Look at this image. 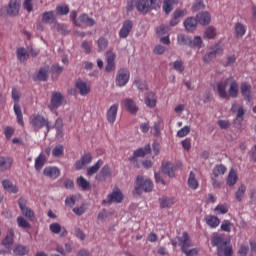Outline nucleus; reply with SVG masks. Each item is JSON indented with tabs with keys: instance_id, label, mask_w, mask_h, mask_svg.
I'll use <instances>...</instances> for the list:
<instances>
[{
	"instance_id": "nucleus-33",
	"label": "nucleus",
	"mask_w": 256,
	"mask_h": 256,
	"mask_svg": "<svg viewBox=\"0 0 256 256\" xmlns=\"http://www.w3.org/2000/svg\"><path fill=\"white\" fill-rule=\"evenodd\" d=\"M161 209H169V207H173L175 205L174 198L162 197L159 199Z\"/></svg>"
},
{
	"instance_id": "nucleus-16",
	"label": "nucleus",
	"mask_w": 256,
	"mask_h": 256,
	"mask_svg": "<svg viewBox=\"0 0 256 256\" xmlns=\"http://www.w3.org/2000/svg\"><path fill=\"white\" fill-rule=\"evenodd\" d=\"M161 171L164 175H168V177L173 179V177H175V171H177V167H175V165H173L171 162H163Z\"/></svg>"
},
{
	"instance_id": "nucleus-55",
	"label": "nucleus",
	"mask_w": 256,
	"mask_h": 256,
	"mask_svg": "<svg viewBox=\"0 0 256 256\" xmlns=\"http://www.w3.org/2000/svg\"><path fill=\"white\" fill-rule=\"evenodd\" d=\"M173 70L177 71L178 73H183L185 71V66L183 65V61L181 60H176L173 62Z\"/></svg>"
},
{
	"instance_id": "nucleus-22",
	"label": "nucleus",
	"mask_w": 256,
	"mask_h": 256,
	"mask_svg": "<svg viewBox=\"0 0 256 256\" xmlns=\"http://www.w3.org/2000/svg\"><path fill=\"white\" fill-rule=\"evenodd\" d=\"M2 187L4 191H7L8 193H13V194L19 193V188L17 187V185L13 184V182H11L8 179H5L2 181Z\"/></svg>"
},
{
	"instance_id": "nucleus-63",
	"label": "nucleus",
	"mask_w": 256,
	"mask_h": 256,
	"mask_svg": "<svg viewBox=\"0 0 256 256\" xmlns=\"http://www.w3.org/2000/svg\"><path fill=\"white\" fill-rule=\"evenodd\" d=\"M54 127L57 131V135H61V133H63V120L61 118H57Z\"/></svg>"
},
{
	"instance_id": "nucleus-62",
	"label": "nucleus",
	"mask_w": 256,
	"mask_h": 256,
	"mask_svg": "<svg viewBox=\"0 0 256 256\" xmlns=\"http://www.w3.org/2000/svg\"><path fill=\"white\" fill-rule=\"evenodd\" d=\"M191 132V127L189 126H184L182 129H180L177 132V136L178 137H187V135H189V133Z\"/></svg>"
},
{
	"instance_id": "nucleus-13",
	"label": "nucleus",
	"mask_w": 256,
	"mask_h": 256,
	"mask_svg": "<svg viewBox=\"0 0 256 256\" xmlns=\"http://www.w3.org/2000/svg\"><path fill=\"white\" fill-rule=\"evenodd\" d=\"M119 111V104H113L112 106L109 107L106 113V119L108 123L113 125L115 121H117V113Z\"/></svg>"
},
{
	"instance_id": "nucleus-37",
	"label": "nucleus",
	"mask_w": 256,
	"mask_h": 256,
	"mask_svg": "<svg viewBox=\"0 0 256 256\" xmlns=\"http://www.w3.org/2000/svg\"><path fill=\"white\" fill-rule=\"evenodd\" d=\"M78 23H80V26L84 24L87 25V27H93V25H95L93 18L88 17L87 14L80 15Z\"/></svg>"
},
{
	"instance_id": "nucleus-31",
	"label": "nucleus",
	"mask_w": 256,
	"mask_h": 256,
	"mask_svg": "<svg viewBox=\"0 0 256 256\" xmlns=\"http://www.w3.org/2000/svg\"><path fill=\"white\" fill-rule=\"evenodd\" d=\"M147 107H155L157 105V95L154 92H148L145 97Z\"/></svg>"
},
{
	"instance_id": "nucleus-23",
	"label": "nucleus",
	"mask_w": 256,
	"mask_h": 256,
	"mask_svg": "<svg viewBox=\"0 0 256 256\" xmlns=\"http://www.w3.org/2000/svg\"><path fill=\"white\" fill-rule=\"evenodd\" d=\"M124 105L127 111H129V113H131L132 115H137V111H139V107H137V104L135 103V101H133V99L126 98L124 100Z\"/></svg>"
},
{
	"instance_id": "nucleus-58",
	"label": "nucleus",
	"mask_w": 256,
	"mask_h": 256,
	"mask_svg": "<svg viewBox=\"0 0 256 256\" xmlns=\"http://www.w3.org/2000/svg\"><path fill=\"white\" fill-rule=\"evenodd\" d=\"M4 135H5V138L9 141V139H11L13 135H15V128L11 126H5Z\"/></svg>"
},
{
	"instance_id": "nucleus-60",
	"label": "nucleus",
	"mask_w": 256,
	"mask_h": 256,
	"mask_svg": "<svg viewBox=\"0 0 256 256\" xmlns=\"http://www.w3.org/2000/svg\"><path fill=\"white\" fill-rule=\"evenodd\" d=\"M182 253H184V255L186 256H197L199 255V249L198 248H186L184 250H182Z\"/></svg>"
},
{
	"instance_id": "nucleus-18",
	"label": "nucleus",
	"mask_w": 256,
	"mask_h": 256,
	"mask_svg": "<svg viewBox=\"0 0 256 256\" xmlns=\"http://www.w3.org/2000/svg\"><path fill=\"white\" fill-rule=\"evenodd\" d=\"M178 245L181 247L182 251L185 249H189V247H193V244L191 243V238H189V234L187 232H183L181 237H178Z\"/></svg>"
},
{
	"instance_id": "nucleus-39",
	"label": "nucleus",
	"mask_w": 256,
	"mask_h": 256,
	"mask_svg": "<svg viewBox=\"0 0 256 256\" xmlns=\"http://www.w3.org/2000/svg\"><path fill=\"white\" fill-rule=\"evenodd\" d=\"M101 165H103V160L99 159L97 163H95L93 166H90L87 168V175L88 177H91L101 169Z\"/></svg>"
},
{
	"instance_id": "nucleus-53",
	"label": "nucleus",
	"mask_w": 256,
	"mask_h": 256,
	"mask_svg": "<svg viewBox=\"0 0 256 256\" xmlns=\"http://www.w3.org/2000/svg\"><path fill=\"white\" fill-rule=\"evenodd\" d=\"M134 85L139 89V91H147V83L145 80L135 78Z\"/></svg>"
},
{
	"instance_id": "nucleus-24",
	"label": "nucleus",
	"mask_w": 256,
	"mask_h": 256,
	"mask_svg": "<svg viewBox=\"0 0 256 256\" xmlns=\"http://www.w3.org/2000/svg\"><path fill=\"white\" fill-rule=\"evenodd\" d=\"M231 111L232 113H235L237 111L236 121H239L241 123L243 121V115H245V110H243V106H239V104L234 103L232 104Z\"/></svg>"
},
{
	"instance_id": "nucleus-61",
	"label": "nucleus",
	"mask_w": 256,
	"mask_h": 256,
	"mask_svg": "<svg viewBox=\"0 0 256 256\" xmlns=\"http://www.w3.org/2000/svg\"><path fill=\"white\" fill-rule=\"evenodd\" d=\"M56 13L58 15H68L69 14V6H66V5L57 6Z\"/></svg>"
},
{
	"instance_id": "nucleus-4",
	"label": "nucleus",
	"mask_w": 256,
	"mask_h": 256,
	"mask_svg": "<svg viewBox=\"0 0 256 256\" xmlns=\"http://www.w3.org/2000/svg\"><path fill=\"white\" fill-rule=\"evenodd\" d=\"M18 205L22 215H24L26 219H29V221H35V212L31 208L27 207V199L20 197L18 199Z\"/></svg>"
},
{
	"instance_id": "nucleus-25",
	"label": "nucleus",
	"mask_w": 256,
	"mask_h": 256,
	"mask_svg": "<svg viewBox=\"0 0 256 256\" xmlns=\"http://www.w3.org/2000/svg\"><path fill=\"white\" fill-rule=\"evenodd\" d=\"M13 165V158L0 156V171H7Z\"/></svg>"
},
{
	"instance_id": "nucleus-26",
	"label": "nucleus",
	"mask_w": 256,
	"mask_h": 256,
	"mask_svg": "<svg viewBox=\"0 0 256 256\" xmlns=\"http://www.w3.org/2000/svg\"><path fill=\"white\" fill-rule=\"evenodd\" d=\"M197 20L200 25H209L211 23V14L209 12H202L197 14Z\"/></svg>"
},
{
	"instance_id": "nucleus-5",
	"label": "nucleus",
	"mask_w": 256,
	"mask_h": 256,
	"mask_svg": "<svg viewBox=\"0 0 256 256\" xmlns=\"http://www.w3.org/2000/svg\"><path fill=\"white\" fill-rule=\"evenodd\" d=\"M129 79H131V72L127 70V68H121L118 70L116 74V85L117 87H125L129 83Z\"/></svg>"
},
{
	"instance_id": "nucleus-17",
	"label": "nucleus",
	"mask_w": 256,
	"mask_h": 256,
	"mask_svg": "<svg viewBox=\"0 0 256 256\" xmlns=\"http://www.w3.org/2000/svg\"><path fill=\"white\" fill-rule=\"evenodd\" d=\"M106 62V73H111L112 71H115V54L113 53V51L106 52Z\"/></svg>"
},
{
	"instance_id": "nucleus-30",
	"label": "nucleus",
	"mask_w": 256,
	"mask_h": 256,
	"mask_svg": "<svg viewBox=\"0 0 256 256\" xmlns=\"http://www.w3.org/2000/svg\"><path fill=\"white\" fill-rule=\"evenodd\" d=\"M42 23H47L51 25L55 23V12L54 11H47L42 14Z\"/></svg>"
},
{
	"instance_id": "nucleus-3",
	"label": "nucleus",
	"mask_w": 256,
	"mask_h": 256,
	"mask_svg": "<svg viewBox=\"0 0 256 256\" xmlns=\"http://www.w3.org/2000/svg\"><path fill=\"white\" fill-rule=\"evenodd\" d=\"M161 0H137L136 8L140 13H149L155 7V5H159Z\"/></svg>"
},
{
	"instance_id": "nucleus-59",
	"label": "nucleus",
	"mask_w": 256,
	"mask_h": 256,
	"mask_svg": "<svg viewBox=\"0 0 256 256\" xmlns=\"http://www.w3.org/2000/svg\"><path fill=\"white\" fill-rule=\"evenodd\" d=\"M231 227H233V224H231V221L223 220L221 224L222 231H225L226 233H231Z\"/></svg>"
},
{
	"instance_id": "nucleus-34",
	"label": "nucleus",
	"mask_w": 256,
	"mask_h": 256,
	"mask_svg": "<svg viewBox=\"0 0 256 256\" xmlns=\"http://www.w3.org/2000/svg\"><path fill=\"white\" fill-rule=\"evenodd\" d=\"M238 179H239V177L237 176V172L234 169H231L228 174L226 183H227V185H229V187H233V185L237 184Z\"/></svg>"
},
{
	"instance_id": "nucleus-29",
	"label": "nucleus",
	"mask_w": 256,
	"mask_h": 256,
	"mask_svg": "<svg viewBox=\"0 0 256 256\" xmlns=\"http://www.w3.org/2000/svg\"><path fill=\"white\" fill-rule=\"evenodd\" d=\"M37 81H46L49 79V66H44L39 69L36 75Z\"/></svg>"
},
{
	"instance_id": "nucleus-38",
	"label": "nucleus",
	"mask_w": 256,
	"mask_h": 256,
	"mask_svg": "<svg viewBox=\"0 0 256 256\" xmlns=\"http://www.w3.org/2000/svg\"><path fill=\"white\" fill-rule=\"evenodd\" d=\"M184 27L187 31H195L197 29V19L190 17L184 21Z\"/></svg>"
},
{
	"instance_id": "nucleus-32",
	"label": "nucleus",
	"mask_w": 256,
	"mask_h": 256,
	"mask_svg": "<svg viewBox=\"0 0 256 256\" xmlns=\"http://www.w3.org/2000/svg\"><path fill=\"white\" fill-rule=\"evenodd\" d=\"M179 3V0H163V11L169 15L173 11V5Z\"/></svg>"
},
{
	"instance_id": "nucleus-9",
	"label": "nucleus",
	"mask_w": 256,
	"mask_h": 256,
	"mask_svg": "<svg viewBox=\"0 0 256 256\" xmlns=\"http://www.w3.org/2000/svg\"><path fill=\"white\" fill-rule=\"evenodd\" d=\"M30 125L32 129L35 131H39V129H43L45 127V124H47V119L41 115H33L30 117Z\"/></svg>"
},
{
	"instance_id": "nucleus-21",
	"label": "nucleus",
	"mask_w": 256,
	"mask_h": 256,
	"mask_svg": "<svg viewBox=\"0 0 256 256\" xmlns=\"http://www.w3.org/2000/svg\"><path fill=\"white\" fill-rule=\"evenodd\" d=\"M123 201V192L121 190L116 189L111 194L108 195V204L111 203H121Z\"/></svg>"
},
{
	"instance_id": "nucleus-52",
	"label": "nucleus",
	"mask_w": 256,
	"mask_h": 256,
	"mask_svg": "<svg viewBox=\"0 0 256 256\" xmlns=\"http://www.w3.org/2000/svg\"><path fill=\"white\" fill-rule=\"evenodd\" d=\"M81 48L86 55H89V53H91V49H93V41L84 40L81 44Z\"/></svg>"
},
{
	"instance_id": "nucleus-6",
	"label": "nucleus",
	"mask_w": 256,
	"mask_h": 256,
	"mask_svg": "<svg viewBox=\"0 0 256 256\" xmlns=\"http://www.w3.org/2000/svg\"><path fill=\"white\" fill-rule=\"evenodd\" d=\"M148 153H151V145H146L144 148H140L134 151L133 156L129 158V161L134 167L139 168V160L137 157H145Z\"/></svg>"
},
{
	"instance_id": "nucleus-56",
	"label": "nucleus",
	"mask_w": 256,
	"mask_h": 256,
	"mask_svg": "<svg viewBox=\"0 0 256 256\" xmlns=\"http://www.w3.org/2000/svg\"><path fill=\"white\" fill-rule=\"evenodd\" d=\"M108 45H109V41L104 37H101L97 40V46L100 51H105Z\"/></svg>"
},
{
	"instance_id": "nucleus-41",
	"label": "nucleus",
	"mask_w": 256,
	"mask_h": 256,
	"mask_svg": "<svg viewBox=\"0 0 256 256\" xmlns=\"http://www.w3.org/2000/svg\"><path fill=\"white\" fill-rule=\"evenodd\" d=\"M177 44L180 46H185L187 45L190 47L191 45V37L185 36L184 34H178L177 36Z\"/></svg>"
},
{
	"instance_id": "nucleus-28",
	"label": "nucleus",
	"mask_w": 256,
	"mask_h": 256,
	"mask_svg": "<svg viewBox=\"0 0 256 256\" xmlns=\"http://www.w3.org/2000/svg\"><path fill=\"white\" fill-rule=\"evenodd\" d=\"M14 113L16 115L17 123L20 124L21 127H24L25 122L23 121V112L21 111V106L19 103H14Z\"/></svg>"
},
{
	"instance_id": "nucleus-54",
	"label": "nucleus",
	"mask_w": 256,
	"mask_h": 256,
	"mask_svg": "<svg viewBox=\"0 0 256 256\" xmlns=\"http://www.w3.org/2000/svg\"><path fill=\"white\" fill-rule=\"evenodd\" d=\"M190 47H203V39L200 36H195L193 40H190Z\"/></svg>"
},
{
	"instance_id": "nucleus-64",
	"label": "nucleus",
	"mask_w": 256,
	"mask_h": 256,
	"mask_svg": "<svg viewBox=\"0 0 256 256\" xmlns=\"http://www.w3.org/2000/svg\"><path fill=\"white\" fill-rule=\"evenodd\" d=\"M100 175H102V177H111V168L107 165L103 166Z\"/></svg>"
},
{
	"instance_id": "nucleus-45",
	"label": "nucleus",
	"mask_w": 256,
	"mask_h": 256,
	"mask_svg": "<svg viewBox=\"0 0 256 256\" xmlns=\"http://www.w3.org/2000/svg\"><path fill=\"white\" fill-rule=\"evenodd\" d=\"M188 186L190 187V189H193V190H195L199 187V182L195 178V173H193V172H190V174H189Z\"/></svg>"
},
{
	"instance_id": "nucleus-20",
	"label": "nucleus",
	"mask_w": 256,
	"mask_h": 256,
	"mask_svg": "<svg viewBox=\"0 0 256 256\" xmlns=\"http://www.w3.org/2000/svg\"><path fill=\"white\" fill-rule=\"evenodd\" d=\"M49 229L51 233H54V235H61V237H66L67 235V229L65 227H62L61 224L54 222L50 224Z\"/></svg>"
},
{
	"instance_id": "nucleus-48",
	"label": "nucleus",
	"mask_w": 256,
	"mask_h": 256,
	"mask_svg": "<svg viewBox=\"0 0 256 256\" xmlns=\"http://www.w3.org/2000/svg\"><path fill=\"white\" fill-rule=\"evenodd\" d=\"M65 153V147H63V145L59 144V145H56L53 150H52V155L53 157H63Z\"/></svg>"
},
{
	"instance_id": "nucleus-14",
	"label": "nucleus",
	"mask_w": 256,
	"mask_h": 256,
	"mask_svg": "<svg viewBox=\"0 0 256 256\" xmlns=\"http://www.w3.org/2000/svg\"><path fill=\"white\" fill-rule=\"evenodd\" d=\"M43 175L49 179H58L61 175V170L55 166H48L44 168Z\"/></svg>"
},
{
	"instance_id": "nucleus-42",
	"label": "nucleus",
	"mask_w": 256,
	"mask_h": 256,
	"mask_svg": "<svg viewBox=\"0 0 256 256\" xmlns=\"http://www.w3.org/2000/svg\"><path fill=\"white\" fill-rule=\"evenodd\" d=\"M204 39H215L217 37V29L213 26H209L204 31Z\"/></svg>"
},
{
	"instance_id": "nucleus-7",
	"label": "nucleus",
	"mask_w": 256,
	"mask_h": 256,
	"mask_svg": "<svg viewBox=\"0 0 256 256\" xmlns=\"http://www.w3.org/2000/svg\"><path fill=\"white\" fill-rule=\"evenodd\" d=\"M63 103H65V96H63L61 92H54L51 97L49 110L55 111V109H59Z\"/></svg>"
},
{
	"instance_id": "nucleus-36",
	"label": "nucleus",
	"mask_w": 256,
	"mask_h": 256,
	"mask_svg": "<svg viewBox=\"0 0 256 256\" xmlns=\"http://www.w3.org/2000/svg\"><path fill=\"white\" fill-rule=\"evenodd\" d=\"M16 54H17V59L18 61H20V63H25V61L29 59V53L25 48H18L16 50Z\"/></svg>"
},
{
	"instance_id": "nucleus-15",
	"label": "nucleus",
	"mask_w": 256,
	"mask_h": 256,
	"mask_svg": "<svg viewBox=\"0 0 256 256\" xmlns=\"http://www.w3.org/2000/svg\"><path fill=\"white\" fill-rule=\"evenodd\" d=\"M132 29H133V22L131 20H126L119 31L120 39H127Z\"/></svg>"
},
{
	"instance_id": "nucleus-51",
	"label": "nucleus",
	"mask_w": 256,
	"mask_h": 256,
	"mask_svg": "<svg viewBox=\"0 0 256 256\" xmlns=\"http://www.w3.org/2000/svg\"><path fill=\"white\" fill-rule=\"evenodd\" d=\"M17 223L18 227H21V229H31V224L23 216L17 217Z\"/></svg>"
},
{
	"instance_id": "nucleus-44",
	"label": "nucleus",
	"mask_w": 256,
	"mask_h": 256,
	"mask_svg": "<svg viewBox=\"0 0 256 256\" xmlns=\"http://www.w3.org/2000/svg\"><path fill=\"white\" fill-rule=\"evenodd\" d=\"M77 184L79 187H81V189H83V191L91 189V183H89V181H87V179H85L83 176H80L77 179Z\"/></svg>"
},
{
	"instance_id": "nucleus-8",
	"label": "nucleus",
	"mask_w": 256,
	"mask_h": 256,
	"mask_svg": "<svg viewBox=\"0 0 256 256\" xmlns=\"http://www.w3.org/2000/svg\"><path fill=\"white\" fill-rule=\"evenodd\" d=\"M228 99L231 97L232 99H237L239 97V84L237 83V80H235L234 77H228Z\"/></svg>"
},
{
	"instance_id": "nucleus-40",
	"label": "nucleus",
	"mask_w": 256,
	"mask_h": 256,
	"mask_svg": "<svg viewBox=\"0 0 256 256\" xmlns=\"http://www.w3.org/2000/svg\"><path fill=\"white\" fill-rule=\"evenodd\" d=\"M246 191L247 186H245V184L240 185L235 193L236 201H239L241 203V201H243V199L245 198Z\"/></svg>"
},
{
	"instance_id": "nucleus-50",
	"label": "nucleus",
	"mask_w": 256,
	"mask_h": 256,
	"mask_svg": "<svg viewBox=\"0 0 256 256\" xmlns=\"http://www.w3.org/2000/svg\"><path fill=\"white\" fill-rule=\"evenodd\" d=\"M246 32L247 29L245 28V25H243L242 23L235 24L236 37H243V35H245Z\"/></svg>"
},
{
	"instance_id": "nucleus-12",
	"label": "nucleus",
	"mask_w": 256,
	"mask_h": 256,
	"mask_svg": "<svg viewBox=\"0 0 256 256\" xmlns=\"http://www.w3.org/2000/svg\"><path fill=\"white\" fill-rule=\"evenodd\" d=\"M20 8H21V4L19 0H10L8 7L6 9V13L10 17H17V15H19Z\"/></svg>"
},
{
	"instance_id": "nucleus-10",
	"label": "nucleus",
	"mask_w": 256,
	"mask_h": 256,
	"mask_svg": "<svg viewBox=\"0 0 256 256\" xmlns=\"http://www.w3.org/2000/svg\"><path fill=\"white\" fill-rule=\"evenodd\" d=\"M227 87H229V77L216 84V91L221 99H229Z\"/></svg>"
},
{
	"instance_id": "nucleus-2",
	"label": "nucleus",
	"mask_w": 256,
	"mask_h": 256,
	"mask_svg": "<svg viewBox=\"0 0 256 256\" xmlns=\"http://www.w3.org/2000/svg\"><path fill=\"white\" fill-rule=\"evenodd\" d=\"M151 191H153V181L145 179L143 176H137L134 185V193L141 195L143 192L151 193Z\"/></svg>"
},
{
	"instance_id": "nucleus-43",
	"label": "nucleus",
	"mask_w": 256,
	"mask_h": 256,
	"mask_svg": "<svg viewBox=\"0 0 256 256\" xmlns=\"http://www.w3.org/2000/svg\"><path fill=\"white\" fill-rule=\"evenodd\" d=\"M47 159L43 154H40L36 159H35V169L36 171H41L43 169V166L45 165Z\"/></svg>"
},
{
	"instance_id": "nucleus-11",
	"label": "nucleus",
	"mask_w": 256,
	"mask_h": 256,
	"mask_svg": "<svg viewBox=\"0 0 256 256\" xmlns=\"http://www.w3.org/2000/svg\"><path fill=\"white\" fill-rule=\"evenodd\" d=\"M240 91L245 101H248V102L253 101L255 94H253V92L251 91V85L249 83L247 82L242 83L240 86Z\"/></svg>"
},
{
	"instance_id": "nucleus-35",
	"label": "nucleus",
	"mask_w": 256,
	"mask_h": 256,
	"mask_svg": "<svg viewBox=\"0 0 256 256\" xmlns=\"http://www.w3.org/2000/svg\"><path fill=\"white\" fill-rule=\"evenodd\" d=\"M13 230H10L6 237L2 240V245L5 249H11V245H13V237H14Z\"/></svg>"
},
{
	"instance_id": "nucleus-19",
	"label": "nucleus",
	"mask_w": 256,
	"mask_h": 256,
	"mask_svg": "<svg viewBox=\"0 0 256 256\" xmlns=\"http://www.w3.org/2000/svg\"><path fill=\"white\" fill-rule=\"evenodd\" d=\"M76 88L78 89V91H79L80 95H82V97H85V95H89L91 93V85L87 82L78 80L76 82Z\"/></svg>"
},
{
	"instance_id": "nucleus-1",
	"label": "nucleus",
	"mask_w": 256,
	"mask_h": 256,
	"mask_svg": "<svg viewBox=\"0 0 256 256\" xmlns=\"http://www.w3.org/2000/svg\"><path fill=\"white\" fill-rule=\"evenodd\" d=\"M211 244L213 247H217L218 256H231L233 255V248L227 239L223 236L216 234L211 239Z\"/></svg>"
},
{
	"instance_id": "nucleus-27",
	"label": "nucleus",
	"mask_w": 256,
	"mask_h": 256,
	"mask_svg": "<svg viewBox=\"0 0 256 256\" xmlns=\"http://www.w3.org/2000/svg\"><path fill=\"white\" fill-rule=\"evenodd\" d=\"M205 222L208 227H211V229H217L221 223V220H219L216 216L208 215L205 218Z\"/></svg>"
},
{
	"instance_id": "nucleus-46",
	"label": "nucleus",
	"mask_w": 256,
	"mask_h": 256,
	"mask_svg": "<svg viewBox=\"0 0 256 256\" xmlns=\"http://www.w3.org/2000/svg\"><path fill=\"white\" fill-rule=\"evenodd\" d=\"M228 212L229 206H227V204H218L214 209V213H216V215H225Z\"/></svg>"
},
{
	"instance_id": "nucleus-49",
	"label": "nucleus",
	"mask_w": 256,
	"mask_h": 256,
	"mask_svg": "<svg viewBox=\"0 0 256 256\" xmlns=\"http://www.w3.org/2000/svg\"><path fill=\"white\" fill-rule=\"evenodd\" d=\"M14 255L25 256L26 253H29V250L23 245H16L13 249Z\"/></svg>"
},
{
	"instance_id": "nucleus-47",
	"label": "nucleus",
	"mask_w": 256,
	"mask_h": 256,
	"mask_svg": "<svg viewBox=\"0 0 256 256\" xmlns=\"http://www.w3.org/2000/svg\"><path fill=\"white\" fill-rule=\"evenodd\" d=\"M227 171V167H225V165L220 164L214 167L213 169V175L214 177H219L221 175H225Z\"/></svg>"
},
{
	"instance_id": "nucleus-57",
	"label": "nucleus",
	"mask_w": 256,
	"mask_h": 256,
	"mask_svg": "<svg viewBox=\"0 0 256 256\" xmlns=\"http://www.w3.org/2000/svg\"><path fill=\"white\" fill-rule=\"evenodd\" d=\"M210 52H212L214 57H217V55L223 53V46H221V44H215L210 48Z\"/></svg>"
}]
</instances>
